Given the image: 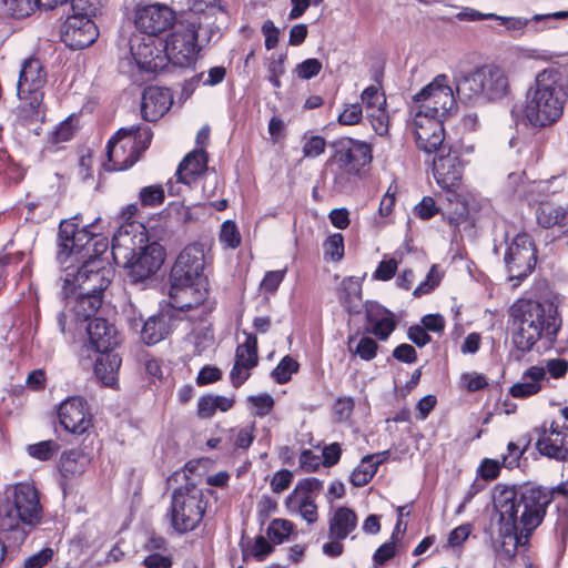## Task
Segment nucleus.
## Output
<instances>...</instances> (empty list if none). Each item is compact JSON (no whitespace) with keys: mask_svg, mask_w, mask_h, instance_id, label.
<instances>
[{"mask_svg":"<svg viewBox=\"0 0 568 568\" xmlns=\"http://www.w3.org/2000/svg\"><path fill=\"white\" fill-rule=\"evenodd\" d=\"M551 494L534 486H497L494 507L498 515L497 555L511 560L519 546H525L531 532L541 524Z\"/></svg>","mask_w":568,"mask_h":568,"instance_id":"obj_1","label":"nucleus"},{"mask_svg":"<svg viewBox=\"0 0 568 568\" xmlns=\"http://www.w3.org/2000/svg\"><path fill=\"white\" fill-rule=\"evenodd\" d=\"M113 268L104 258L83 261L75 270L67 267L62 277V295L67 310L58 315L62 334L74 333L79 325L89 321L102 304V293L110 285Z\"/></svg>","mask_w":568,"mask_h":568,"instance_id":"obj_2","label":"nucleus"},{"mask_svg":"<svg viewBox=\"0 0 568 568\" xmlns=\"http://www.w3.org/2000/svg\"><path fill=\"white\" fill-rule=\"evenodd\" d=\"M511 343L525 354L538 347L548 349L557 341L561 327L558 306L551 300H517L509 310Z\"/></svg>","mask_w":568,"mask_h":568,"instance_id":"obj_3","label":"nucleus"},{"mask_svg":"<svg viewBox=\"0 0 568 568\" xmlns=\"http://www.w3.org/2000/svg\"><path fill=\"white\" fill-rule=\"evenodd\" d=\"M568 101V80L557 68L538 72L526 92L525 119L536 128L557 122Z\"/></svg>","mask_w":568,"mask_h":568,"instance_id":"obj_4","label":"nucleus"},{"mask_svg":"<svg viewBox=\"0 0 568 568\" xmlns=\"http://www.w3.org/2000/svg\"><path fill=\"white\" fill-rule=\"evenodd\" d=\"M148 242L145 227L135 222L121 225L112 239L113 258H123L136 280H144L156 273L165 258L164 248L159 243Z\"/></svg>","mask_w":568,"mask_h":568,"instance_id":"obj_5","label":"nucleus"},{"mask_svg":"<svg viewBox=\"0 0 568 568\" xmlns=\"http://www.w3.org/2000/svg\"><path fill=\"white\" fill-rule=\"evenodd\" d=\"M39 491L31 481L18 483L4 490L0 500V530L12 532L16 542H22L42 518Z\"/></svg>","mask_w":568,"mask_h":568,"instance_id":"obj_6","label":"nucleus"},{"mask_svg":"<svg viewBox=\"0 0 568 568\" xmlns=\"http://www.w3.org/2000/svg\"><path fill=\"white\" fill-rule=\"evenodd\" d=\"M39 491L31 481L18 483L4 490L0 500V530L12 532L16 542H22L42 518Z\"/></svg>","mask_w":568,"mask_h":568,"instance_id":"obj_7","label":"nucleus"},{"mask_svg":"<svg viewBox=\"0 0 568 568\" xmlns=\"http://www.w3.org/2000/svg\"><path fill=\"white\" fill-rule=\"evenodd\" d=\"M458 98L468 103L497 100L509 92L508 75L495 64L478 67L455 79Z\"/></svg>","mask_w":568,"mask_h":568,"instance_id":"obj_8","label":"nucleus"},{"mask_svg":"<svg viewBox=\"0 0 568 568\" xmlns=\"http://www.w3.org/2000/svg\"><path fill=\"white\" fill-rule=\"evenodd\" d=\"M152 132L149 126L121 128L108 142L104 163L106 171H123L131 168L149 148Z\"/></svg>","mask_w":568,"mask_h":568,"instance_id":"obj_9","label":"nucleus"},{"mask_svg":"<svg viewBox=\"0 0 568 568\" xmlns=\"http://www.w3.org/2000/svg\"><path fill=\"white\" fill-rule=\"evenodd\" d=\"M47 83V72L39 59L29 58L21 67L17 94L19 112L24 119L38 120L43 115V88Z\"/></svg>","mask_w":568,"mask_h":568,"instance_id":"obj_10","label":"nucleus"},{"mask_svg":"<svg viewBox=\"0 0 568 568\" xmlns=\"http://www.w3.org/2000/svg\"><path fill=\"white\" fill-rule=\"evenodd\" d=\"M202 24L195 20L183 19L175 26L163 41L166 64L170 62L179 68H189L194 64L200 51L197 39Z\"/></svg>","mask_w":568,"mask_h":568,"instance_id":"obj_11","label":"nucleus"},{"mask_svg":"<svg viewBox=\"0 0 568 568\" xmlns=\"http://www.w3.org/2000/svg\"><path fill=\"white\" fill-rule=\"evenodd\" d=\"M206 509L204 493L194 484L174 490L171 501V523L179 532L194 530Z\"/></svg>","mask_w":568,"mask_h":568,"instance_id":"obj_12","label":"nucleus"},{"mask_svg":"<svg viewBox=\"0 0 568 568\" xmlns=\"http://www.w3.org/2000/svg\"><path fill=\"white\" fill-rule=\"evenodd\" d=\"M372 160V148L368 143L351 138L339 140L329 159V164L334 168L335 182L342 184L351 175L359 174Z\"/></svg>","mask_w":568,"mask_h":568,"instance_id":"obj_13","label":"nucleus"},{"mask_svg":"<svg viewBox=\"0 0 568 568\" xmlns=\"http://www.w3.org/2000/svg\"><path fill=\"white\" fill-rule=\"evenodd\" d=\"M412 111L445 119L456 108L454 91L445 74L437 75L413 98Z\"/></svg>","mask_w":568,"mask_h":568,"instance_id":"obj_14","label":"nucleus"},{"mask_svg":"<svg viewBox=\"0 0 568 568\" xmlns=\"http://www.w3.org/2000/svg\"><path fill=\"white\" fill-rule=\"evenodd\" d=\"M505 265L510 281L518 285L536 265V248L527 233H518L505 253Z\"/></svg>","mask_w":568,"mask_h":568,"instance_id":"obj_15","label":"nucleus"},{"mask_svg":"<svg viewBox=\"0 0 568 568\" xmlns=\"http://www.w3.org/2000/svg\"><path fill=\"white\" fill-rule=\"evenodd\" d=\"M211 256L201 243H192L179 254L171 272V281H207L205 268Z\"/></svg>","mask_w":568,"mask_h":568,"instance_id":"obj_16","label":"nucleus"},{"mask_svg":"<svg viewBox=\"0 0 568 568\" xmlns=\"http://www.w3.org/2000/svg\"><path fill=\"white\" fill-rule=\"evenodd\" d=\"M467 162L455 149L439 150L433 161V176L437 185L447 192H455L462 186Z\"/></svg>","mask_w":568,"mask_h":568,"instance_id":"obj_17","label":"nucleus"},{"mask_svg":"<svg viewBox=\"0 0 568 568\" xmlns=\"http://www.w3.org/2000/svg\"><path fill=\"white\" fill-rule=\"evenodd\" d=\"M130 53L136 67L146 72H158L166 67L163 41L156 37L133 34Z\"/></svg>","mask_w":568,"mask_h":568,"instance_id":"obj_18","label":"nucleus"},{"mask_svg":"<svg viewBox=\"0 0 568 568\" xmlns=\"http://www.w3.org/2000/svg\"><path fill=\"white\" fill-rule=\"evenodd\" d=\"M59 237L61 241L59 252L61 263H67L68 258L75 261L85 258L89 254V245L93 240L92 233L87 227L79 229L74 219L64 220L60 223Z\"/></svg>","mask_w":568,"mask_h":568,"instance_id":"obj_19","label":"nucleus"},{"mask_svg":"<svg viewBox=\"0 0 568 568\" xmlns=\"http://www.w3.org/2000/svg\"><path fill=\"white\" fill-rule=\"evenodd\" d=\"M131 312L132 316L128 315L130 328L140 332L141 339L146 345H154L166 338L176 323L173 310L161 311L156 315L150 316L142 326V316H135L133 308Z\"/></svg>","mask_w":568,"mask_h":568,"instance_id":"obj_20","label":"nucleus"},{"mask_svg":"<svg viewBox=\"0 0 568 568\" xmlns=\"http://www.w3.org/2000/svg\"><path fill=\"white\" fill-rule=\"evenodd\" d=\"M409 128L415 135L417 146L426 153L437 151L445 139L443 118L412 111Z\"/></svg>","mask_w":568,"mask_h":568,"instance_id":"obj_21","label":"nucleus"},{"mask_svg":"<svg viewBox=\"0 0 568 568\" xmlns=\"http://www.w3.org/2000/svg\"><path fill=\"white\" fill-rule=\"evenodd\" d=\"M99 37V30L92 18L69 16L61 30V39L69 48L81 50L90 47Z\"/></svg>","mask_w":568,"mask_h":568,"instance_id":"obj_22","label":"nucleus"},{"mask_svg":"<svg viewBox=\"0 0 568 568\" xmlns=\"http://www.w3.org/2000/svg\"><path fill=\"white\" fill-rule=\"evenodd\" d=\"M59 422L63 428L74 435L84 434L92 426V416L82 397L72 396L60 404Z\"/></svg>","mask_w":568,"mask_h":568,"instance_id":"obj_23","label":"nucleus"},{"mask_svg":"<svg viewBox=\"0 0 568 568\" xmlns=\"http://www.w3.org/2000/svg\"><path fill=\"white\" fill-rule=\"evenodd\" d=\"M174 20L175 14L171 8L156 3L136 11L135 26L141 31L139 34L156 37L170 28Z\"/></svg>","mask_w":568,"mask_h":568,"instance_id":"obj_24","label":"nucleus"},{"mask_svg":"<svg viewBox=\"0 0 568 568\" xmlns=\"http://www.w3.org/2000/svg\"><path fill=\"white\" fill-rule=\"evenodd\" d=\"M209 282L172 281L170 288V303L173 310H190L201 304L207 295Z\"/></svg>","mask_w":568,"mask_h":568,"instance_id":"obj_25","label":"nucleus"},{"mask_svg":"<svg viewBox=\"0 0 568 568\" xmlns=\"http://www.w3.org/2000/svg\"><path fill=\"white\" fill-rule=\"evenodd\" d=\"M207 168V159L204 149H196L190 152L180 163L176 170L178 181H168L166 189L171 196L181 194L180 184L191 186L197 178L205 172Z\"/></svg>","mask_w":568,"mask_h":568,"instance_id":"obj_26","label":"nucleus"},{"mask_svg":"<svg viewBox=\"0 0 568 568\" xmlns=\"http://www.w3.org/2000/svg\"><path fill=\"white\" fill-rule=\"evenodd\" d=\"M537 448L549 458L565 460L568 457V425L551 422L550 426L540 433Z\"/></svg>","mask_w":568,"mask_h":568,"instance_id":"obj_27","label":"nucleus"},{"mask_svg":"<svg viewBox=\"0 0 568 568\" xmlns=\"http://www.w3.org/2000/svg\"><path fill=\"white\" fill-rule=\"evenodd\" d=\"M87 332L91 347L101 354L112 353L121 341L114 325L101 317L91 320L87 326Z\"/></svg>","mask_w":568,"mask_h":568,"instance_id":"obj_28","label":"nucleus"},{"mask_svg":"<svg viewBox=\"0 0 568 568\" xmlns=\"http://www.w3.org/2000/svg\"><path fill=\"white\" fill-rule=\"evenodd\" d=\"M172 102V95L169 90L159 87L146 88L141 101L143 119L150 122L159 120L170 110Z\"/></svg>","mask_w":568,"mask_h":568,"instance_id":"obj_29","label":"nucleus"},{"mask_svg":"<svg viewBox=\"0 0 568 568\" xmlns=\"http://www.w3.org/2000/svg\"><path fill=\"white\" fill-rule=\"evenodd\" d=\"M357 515L348 507H337L331 510L327 518L328 538L346 539L357 528Z\"/></svg>","mask_w":568,"mask_h":568,"instance_id":"obj_30","label":"nucleus"},{"mask_svg":"<svg viewBox=\"0 0 568 568\" xmlns=\"http://www.w3.org/2000/svg\"><path fill=\"white\" fill-rule=\"evenodd\" d=\"M546 378V371L541 366H531L524 372L520 381L510 388V394L515 398H525L537 394Z\"/></svg>","mask_w":568,"mask_h":568,"instance_id":"obj_31","label":"nucleus"},{"mask_svg":"<svg viewBox=\"0 0 568 568\" xmlns=\"http://www.w3.org/2000/svg\"><path fill=\"white\" fill-rule=\"evenodd\" d=\"M367 322L369 332L379 339H386L396 327L394 315L378 304L367 308Z\"/></svg>","mask_w":568,"mask_h":568,"instance_id":"obj_32","label":"nucleus"},{"mask_svg":"<svg viewBox=\"0 0 568 568\" xmlns=\"http://www.w3.org/2000/svg\"><path fill=\"white\" fill-rule=\"evenodd\" d=\"M322 484L316 478H306L297 483L293 491L286 497L285 506L290 514L301 510V507L314 499L313 493L318 491Z\"/></svg>","mask_w":568,"mask_h":568,"instance_id":"obj_33","label":"nucleus"},{"mask_svg":"<svg viewBox=\"0 0 568 568\" xmlns=\"http://www.w3.org/2000/svg\"><path fill=\"white\" fill-rule=\"evenodd\" d=\"M121 357L114 353H103L95 362L94 374L106 386H113L118 381Z\"/></svg>","mask_w":568,"mask_h":568,"instance_id":"obj_34","label":"nucleus"},{"mask_svg":"<svg viewBox=\"0 0 568 568\" xmlns=\"http://www.w3.org/2000/svg\"><path fill=\"white\" fill-rule=\"evenodd\" d=\"M382 463L383 457L379 454L363 457L361 463L351 474V483L356 487L365 486L374 477Z\"/></svg>","mask_w":568,"mask_h":568,"instance_id":"obj_35","label":"nucleus"},{"mask_svg":"<svg viewBox=\"0 0 568 568\" xmlns=\"http://www.w3.org/2000/svg\"><path fill=\"white\" fill-rule=\"evenodd\" d=\"M90 465V457L82 450L64 453L60 460V470L63 476H75L85 471Z\"/></svg>","mask_w":568,"mask_h":568,"instance_id":"obj_36","label":"nucleus"},{"mask_svg":"<svg viewBox=\"0 0 568 568\" xmlns=\"http://www.w3.org/2000/svg\"><path fill=\"white\" fill-rule=\"evenodd\" d=\"M74 122L73 116L60 122L48 135V148H58L60 144L70 141L77 131Z\"/></svg>","mask_w":568,"mask_h":568,"instance_id":"obj_37","label":"nucleus"},{"mask_svg":"<svg viewBox=\"0 0 568 568\" xmlns=\"http://www.w3.org/2000/svg\"><path fill=\"white\" fill-rule=\"evenodd\" d=\"M257 338L254 335H246L245 342L236 348L235 362L255 367L257 365Z\"/></svg>","mask_w":568,"mask_h":568,"instance_id":"obj_38","label":"nucleus"},{"mask_svg":"<svg viewBox=\"0 0 568 568\" xmlns=\"http://www.w3.org/2000/svg\"><path fill=\"white\" fill-rule=\"evenodd\" d=\"M326 149V140L315 134L312 131H307L302 136V152L304 158L315 159L322 155Z\"/></svg>","mask_w":568,"mask_h":568,"instance_id":"obj_39","label":"nucleus"},{"mask_svg":"<svg viewBox=\"0 0 568 568\" xmlns=\"http://www.w3.org/2000/svg\"><path fill=\"white\" fill-rule=\"evenodd\" d=\"M362 103L366 109V113L375 112L377 110L385 109L386 99L385 95L379 92L375 85L367 87L361 94Z\"/></svg>","mask_w":568,"mask_h":568,"instance_id":"obj_40","label":"nucleus"},{"mask_svg":"<svg viewBox=\"0 0 568 568\" xmlns=\"http://www.w3.org/2000/svg\"><path fill=\"white\" fill-rule=\"evenodd\" d=\"M294 525L287 519H274L267 528V537L275 544L284 542L293 532Z\"/></svg>","mask_w":568,"mask_h":568,"instance_id":"obj_41","label":"nucleus"},{"mask_svg":"<svg viewBox=\"0 0 568 568\" xmlns=\"http://www.w3.org/2000/svg\"><path fill=\"white\" fill-rule=\"evenodd\" d=\"M443 271L438 267V265H432L428 271L426 278L419 283V285L414 290L413 295L415 297H420L423 295L429 294L433 292L440 283L443 278Z\"/></svg>","mask_w":568,"mask_h":568,"instance_id":"obj_42","label":"nucleus"},{"mask_svg":"<svg viewBox=\"0 0 568 568\" xmlns=\"http://www.w3.org/2000/svg\"><path fill=\"white\" fill-rule=\"evenodd\" d=\"M7 11L17 19L30 16L39 7V0H3Z\"/></svg>","mask_w":568,"mask_h":568,"instance_id":"obj_43","label":"nucleus"},{"mask_svg":"<svg viewBox=\"0 0 568 568\" xmlns=\"http://www.w3.org/2000/svg\"><path fill=\"white\" fill-rule=\"evenodd\" d=\"M298 369V363L291 356H285L281 359L277 366L273 369L272 376L278 384L287 383L292 375Z\"/></svg>","mask_w":568,"mask_h":568,"instance_id":"obj_44","label":"nucleus"},{"mask_svg":"<svg viewBox=\"0 0 568 568\" xmlns=\"http://www.w3.org/2000/svg\"><path fill=\"white\" fill-rule=\"evenodd\" d=\"M220 242L227 248L234 250L241 244V234L235 222H223L220 231Z\"/></svg>","mask_w":568,"mask_h":568,"instance_id":"obj_45","label":"nucleus"},{"mask_svg":"<svg viewBox=\"0 0 568 568\" xmlns=\"http://www.w3.org/2000/svg\"><path fill=\"white\" fill-rule=\"evenodd\" d=\"M216 0H189L190 11L184 19L195 20L202 23V18L197 17L203 14L204 20H210L209 12L215 10Z\"/></svg>","mask_w":568,"mask_h":568,"instance_id":"obj_46","label":"nucleus"},{"mask_svg":"<svg viewBox=\"0 0 568 568\" xmlns=\"http://www.w3.org/2000/svg\"><path fill=\"white\" fill-rule=\"evenodd\" d=\"M324 255L332 261H341L344 256V237L341 233H334L323 244Z\"/></svg>","mask_w":568,"mask_h":568,"instance_id":"obj_47","label":"nucleus"},{"mask_svg":"<svg viewBox=\"0 0 568 568\" xmlns=\"http://www.w3.org/2000/svg\"><path fill=\"white\" fill-rule=\"evenodd\" d=\"M59 449V445L54 440H43L27 447L28 454L39 460L50 459Z\"/></svg>","mask_w":568,"mask_h":568,"instance_id":"obj_48","label":"nucleus"},{"mask_svg":"<svg viewBox=\"0 0 568 568\" xmlns=\"http://www.w3.org/2000/svg\"><path fill=\"white\" fill-rule=\"evenodd\" d=\"M362 277L349 276L342 282V292L345 303L351 304L362 298Z\"/></svg>","mask_w":568,"mask_h":568,"instance_id":"obj_49","label":"nucleus"},{"mask_svg":"<svg viewBox=\"0 0 568 568\" xmlns=\"http://www.w3.org/2000/svg\"><path fill=\"white\" fill-rule=\"evenodd\" d=\"M353 339H349V351L359 356L363 361H371L376 356L378 345L369 337H362L355 347L352 345Z\"/></svg>","mask_w":568,"mask_h":568,"instance_id":"obj_50","label":"nucleus"},{"mask_svg":"<svg viewBox=\"0 0 568 568\" xmlns=\"http://www.w3.org/2000/svg\"><path fill=\"white\" fill-rule=\"evenodd\" d=\"M286 273L287 268L266 272L260 284L261 292L265 294H274L284 281Z\"/></svg>","mask_w":568,"mask_h":568,"instance_id":"obj_51","label":"nucleus"},{"mask_svg":"<svg viewBox=\"0 0 568 568\" xmlns=\"http://www.w3.org/2000/svg\"><path fill=\"white\" fill-rule=\"evenodd\" d=\"M140 201L144 206H156L164 201V190L160 185H149L140 191Z\"/></svg>","mask_w":568,"mask_h":568,"instance_id":"obj_52","label":"nucleus"},{"mask_svg":"<svg viewBox=\"0 0 568 568\" xmlns=\"http://www.w3.org/2000/svg\"><path fill=\"white\" fill-rule=\"evenodd\" d=\"M399 261L396 258L389 257L382 260L376 270L373 273V278L377 281H389L394 277L396 274V271L398 268Z\"/></svg>","mask_w":568,"mask_h":568,"instance_id":"obj_53","label":"nucleus"},{"mask_svg":"<svg viewBox=\"0 0 568 568\" xmlns=\"http://www.w3.org/2000/svg\"><path fill=\"white\" fill-rule=\"evenodd\" d=\"M72 14L71 16H84L93 18L100 8L99 0H70Z\"/></svg>","mask_w":568,"mask_h":568,"instance_id":"obj_54","label":"nucleus"},{"mask_svg":"<svg viewBox=\"0 0 568 568\" xmlns=\"http://www.w3.org/2000/svg\"><path fill=\"white\" fill-rule=\"evenodd\" d=\"M363 108L359 103L346 104L338 115V123L342 125H355L362 121Z\"/></svg>","mask_w":568,"mask_h":568,"instance_id":"obj_55","label":"nucleus"},{"mask_svg":"<svg viewBox=\"0 0 568 568\" xmlns=\"http://www.w3.org/2000/svg\"><path fill=\"white\" fill-rule=\"evenodd\" d=\"M255 425L248 424L243 427L233 429V443L236 447L246 449L254 440Z\"/></svg>","mask_w":568,"mask_h":568,"instance_id":"obj_56","label":"nucleus"},{"mask_svg":"<svg viewBox=\"0 0 568 568\" xmlns=\"http://www.w3.org/2000/svg\"><path fill=\"white\" fill-rule=\"evenodd\" d=\"M285 57L280 54L277 57H271L267 63L268 81L275 88L281 87L280 78L285 73Z\"/></svg>","mask_w":568,"mask_h":568,"instance_id":"obj_57","label":"nucleus"},{"mask_svg":"<svg viewBox=\"0 0 568 568\" xmlns=\"http://www.w3.org/2000/svg\"><path fill=\"white\" fill-rule=\"evenodd\" d=\"M322 70V62L317 59H306L296 65L295 72L300 79L308 80L316 77Z\"/></svg>","mask_w":568,"mask_h":568,"instance_id":"obj_58","label":"nucleus"},{"mask_svg":"<svg viewBox=\"0 0 568 568\" xmlns=\"http://www.w3.org/2000/svg\"><path fill=\"white\" fill-rule=\"evenodd\" d=\"M487 386L486 377L477 372L464 373L460 376V387L468 392H476Z\"/></svg>","mask_w":568,"mask_h":568,"instance_id":"obj_59","label":"nucleus"},{"mask_svg":"<svg viewBox=\"0 0 568 568\" xmlns=\"http://www.w3.org/2000/svg\"><path fill=\"white\" fill-rule=\"evenodd\" d=\"M53 556L54 550L52 548H43L39 552L29 556L23 562V568H42L53 558Z\"/></svg>","mask_w":568,"mask_h":568,"instance_id":"obj_60","label":"nucleus"},{"mask_svg":"<svg viewBox=\"0 0 568 568\" xmlns=\"http://www.w3.org/2000/svg\"><path fill=\"white\" fill-rule=\"evenodd\" d=\"M293 481V473L288 469L276 471L271 479V489L273 493L280 494L286 490Z\"/></svg>","mask_w":568,"mask_h":568,"instance_id":"obj_61","label":"nucleus"},{"mask_svg":"<svg viewBox=\"0 0 568 568\" xmlns=\"http://www.w3.org/2000/svg\"><path fill=\"white\" fill-rule=\"evenodd\" d=\"M247 400L254 406L256 415L260 417L267 415L274 405L273 397L268 394L250 396Z\"/></svg>","mask_w":568,"mask_h":568,"instance_id":"obj_62","label":"nucleus"},{"mask_svg":"<svg viewBox=\"0 0 568 568\" xmlns=\"http://www.w3.org/2000/svg\"><path fill=\"white\" fill-rule=\"evenodd\" d=\"M367 116L378 135H385L388 132V115L385 109L371 112Z\"/></svg>","mask_w":568,"mask_h":568,"instance_id":"obj_63","label":"nucleus"},{"mask_svg":"<svg viewBox=\"0 0 568 568\" xmlns=\"http://www.w3.org/2000/svg\"><path fill=\"white\" fill-rule=\"evenodd\" d=\"M414 212L418 217L428 220L438 213V207L433 197L424 196L423 200L415 206Z\"/></svg>","mask_w":568,"mask_h":568,"instance_id":"obj_64","label":"nucleus"}]
</instances>
